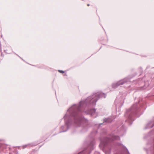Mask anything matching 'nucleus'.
I'll list each match as a JSON object with an SVG mask.
<instances>
[{
	"mask_svg": "<svg viewBox=\"0 0 154 154\" xmlns=\"http://www.w3.org/2000/svg\"><path fill=\"white\" fill-rule=\"evenodd\" d=\"M88 5V6H89V4H88V5Z\"/></svg>",
	"mask_w": 154,
	"mask_h": 154,
	"instance_id": "39448f33",
	"label": "nucleus"
},
{
	"mask_svg": "<svg viewBox=\"0 0 154 154\" xmlns=\"http://www.w3.org/2000/svg\"><path fill=\"white\" fill-rule=\"evenodd\" d=\"M82 103V102H80V104H81V103Z\"/></svg>",
	"mask_w": 154,
	"mask_h": 154,
	"instance_id": "423d86ee",
	"label": "nucleus"
},
{
	"mask_svg": "<svg viewBox=\"0 0 154 154\" xmlns=\"http://www.w3.org/2000/svg\"><path fill=\"white\" fill-rule=\"evenodd\" d=\"M59 71L62 73H64V72L62 70H59Z\"/></svg>",
	"mask_w": 154,
	"mask_h": 154,
	"instance_id": "20e7f679",
	"label": "nucleus"
},
{
	"mask_svg": "<svg viewBox=\"0 0 154 154\" xmlns=\"http://www.w3.org/2000/svg\"><path fill=\"white\" fill-rule=\"evenodd\" d=\"M91 111L93 112L91 113V115H93L94 114V113L95 112L96 110L95 109H93L91 110Z\"/></svg>",
	"mask_w": 154,
	"mask_h": 154,
	"instance_id": "7ed1b4c3",
	"label": "nucleus"
},
{
	"mask_svg": "<svg viewBox=\"0 0 154 154\" xmlns=\"http://www.w3.org/2000/svg\"><path fill=\"white\" fill-rule=\"evenodd\" d=\"M127 82L126 79H124L123 80L119 81L117 83L113 84L112 85V87L114 88H116L118 86L123 85Z\"/></svg>",
	"mask_w": 154,
	"mask_h": 154,
	"instance_id": "f03ea898",
	"label": "nucleus"
},
{
	"mask_svg": "<svg viewBox=\"0 0 154 154\" xmlns=\"http://www.w3.org/2000/svg\"><path fill=\"white\" fill-rule=\"evenodd\" d=\"M103 97L104 98L106 97V95L103 93H101L99 94H96L93 95L91 97H90L89 99H91L90 101L91 103H93V102H94L96 103L97 100H96L97 97L100 98Z\"/></svg>",
	"mask_w": 154,
	"mask_h": 154,
	"instance_id": "f257e3e1",
	"label": "nucleus"
}]
</instances>
